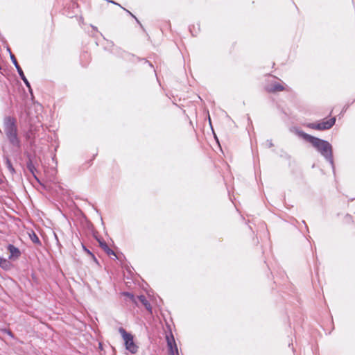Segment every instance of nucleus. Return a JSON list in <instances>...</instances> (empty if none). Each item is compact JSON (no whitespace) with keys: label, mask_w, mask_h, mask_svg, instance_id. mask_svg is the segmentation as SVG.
I'll list each match as a JSON object with an SVG mask.
<instances>
[{"label":"nucleus","mask_w":355,"mask_h":355,"mask_svg":"<svg viewBox=\"0 0 355 355\" xmlns=\"http://www.w3.org/2000/svg\"><path fill=\"white\" fill-rule=\"evenodd\" d=\"M12 263L4 258H0V267L5 270H8L11 268Z\"/></svg>","instance_id":"obj_13"},{"label":"nucleus","mask_w":355,"mask_h":355,"mask_svg":"<svg viewBox=\"0 0 355 355\" xmlns=\"http://www.w3.org/2000/svg\"><path fill=\"white\" fill-rule=\"evenodd\" d=\"M123 9H124V10H125V11H126V12H127L130 15H131L132 17H134V18L135 19V20L137 21V22L138 24H140V26H141V24H140L139 21L137 19V17H135V16L132 12H130L129 10H126V9H125V8H123Z\"/></svg>","instance_id":"obj_17"},{"label":"nucleus","mask_w":355,"mask_h":355,"mask_svg":"<svg viewBox=\"0 0 355 355\" xmlns=\"http://www.w3.org/2000/svg\"><path fill=\"white\" fill-rule=\"evenodd\" d=\"M272 146H273V144H272V141H270L269 142V147H272Z\"/></svg>","instance_id":"obj_20"},{"label":"nucleus","mask_w":355,"mask_h":355,"mask_svg":"<svg viewBox=\"0 0 355 355\" xmlns=\"http://www.w3.org/2000/svg\"><path fill=\"white\" fill-rule=\"evenodd\" d=\"M167 345L168 347L169 355H179L178 349L176 345L173 336L171 334V337L166 336Z\"/></svg>","instance_id":"obj_7"},{"label":"nucleus","mask_w":355,"mask_h":355,"mask_svg":"<svg viewBox=\"0 0 355 355\" xmlns=\"http://www.w3.org/2000/svg\"><path fill=\"white\" fill-rule=\"evenodd\" d=\"M1 69V67L0 66V70Z\"/></svg>","instance_id":"obj_22"},{"label":"nucleus","mask_w":355,"mask_h":355,"mask_svg":"<svg viewBox=\"0 0 355 355\" xmlns=\"http://www.w3.org/2000/svg\"><path fill=\"white\" fill-rule=\"evenodd\" d=\"M97 241L99 243L100 247L108 254V255H115L114 252L109 248L107 243L103 240L100 239H97Z\"/></svg>","instance_id":"obj_10"},{"label":"nucleus","mask_w":355,"mask_h":355,"mask_svg":"<svg viewBox=\"0 0 355 355\" xmlns=\"http://www.w3.org/2000/svg\"><path fill=\"white\" fill-rule=\"evenodd\" d=\"M83 250L89 254H91L93 256V254H92V252L85 246L83 245Z\"/></svg>","instance_id":"obj_18"},{"label":"nucleus","mask_w":355,"mask_h":355,"mask_svg":"<svg viewBox=\"0 0 355 355\" xmlns=\"http://www.w3.org/2000/svg\"><path fill=\"white\" fill-rule=\"evenodd\" d=\"M123 296L127 297L131 302L135 303L137 305V296L135 297L132 293L130 292L122 293Z\"/></svg>","instance_id":"obj_15"},{"label":"nucleus","mask_w":355,"mask_h":355,"mask_svg":"<svg viewBox=\"0 0 355 355\" xmlns=\"http://www.w3.org/2000/svg\"><path fill=\"white\" fill-rule=\"evenodd\" d=\"M30 237H31V239L33 241V243H34L35 244L41 245V242H40L38 236L34 232H33L32 234H30Z\"/></svg>","instance_id":"obj_16"},{"label":"nucleus","mask_w":355,"mask_h":355,"mask_svg":"<svg viewBox=\"0 0 355 355\" xmlns=\"http://www.w3.org/2000/svg\"><path fill=\"white\" fill-rule=\"evenodd\" d=\"M108 1L112 3H114V4H116V5H118L119 6H121L119 4H118L117 3L114 2V1Z\"/></svg>","instance_id":"obj_19"},{"label":"nucleus","mask_w":355,"mask_h":355,"mask_svg":"<svg viewBox=\"0 0 355 355\" xmlns=\"http://www.w3.org/2000/svg\"><path fill=\"white\" fill-rule=\"evenodd\" d=\"M285 88L280 83L275 82L266 87L267 92L269 93H275L277 92H281L284 90Z\"/></svg>","instance_id":"obj_9"},{"label":"nucleus","mask_w":355,"mask_h":355,"mask_svg":"<svg viewBox=\"0 0 355 355\" xmlns=\"http://www.w3.org/2000/svg\"><path fill=\"white\" fill-rule=\"evenodd\" d=\"M119 332L121 334L125 343V349L131 354H135L138 351V346L135 343L133 336L127 332L125 329L120 327Z\"/></svg>","instance_id":"obj_4"},{"label":"nucleus","mask_w":355,"mask_h":355,"mask_svg":"<svg viewBox=\"0 0 355 355\" xmlns=\"http://www.w3.org/2000/svg\"><path fill=\"white\" fill-rule=\"evenodd\" d=\"M4 159H5L6 166L7 168L8 169V171H10V173L12 175L15 174L16 171H15V169L14 168L9 157L8 156H6V157H4Z\"/></svg>","instance_id":"obj_14"},{"label":"nucleus","mask_w":355,"mask_h":355,"mask_svg":"<svg viewBox=\"0 0 355 355\" xmlns=\"http://www.w3.org/2000/svg\"><path fill=\"white\" fill-rule=\"evenodd\" d=\"M8 333L9 335L12 336V333H11L10 331H8Z\"/></svg>","instance_id":"obj_21"},{"label":"nucleus","mask_w":355,"mask_h":355,"mask_svg":"<svg viewBox=\"0 0 355 355\" xmlns=\"http://www.w3.org/2000/svg\"><path fill=\"white\" fill-rule=\"evenodd\" d=\"M336 123V117H332L329 119H324L322 121L318 123H311L307 125V127L318 130H326L330 129Z\"/></svg>","instance_id":"obj_5"},{"label":"nucleus","mask_w":355,"mask_h":355,"mask_svg":"<svg viewBox=\"0 0 355 355\" xmlns=\"http://www.w3.org/2000/svg\"><path fill=\"white\" fill-rule=\"evenodd\" d=\"M137 300L139 301L150 313H152V307L149 302L144 295L137 296Z\"/></svg>","instance_id":"obj_11"},{"label":"nucleus","mask_w":355,"mask_h":355,"mask_svg":"<svg viewBox=\"0 0 355 355\" xmlns=\"http://www.w3.org/2000/svg\"><path fill=\"white\" fill-rule=\"evenodd\" d=\"M7 250L9 251L10 254L9 256V259H17L21 256V252L19 250V248L12 244H9L7 246Z\"/></svg>","instance_id":"obj_8"},{"label":"nucleus","mask_w":355,"mask_h":355,"mask_svg":"<svg viewBox=\"0 0 355 355\" xmlns=\"http://www.w3.org/2000/svg\"><path fill=\"white\" fill-rule=\"evenodd\" d=\"M8 51L10 52V59L12 60V62L13 63L15 68L17 69V71L20 78L24 81L26 86L28 88L30 92H32V89H31V85H30L28 80H27V78H26V76L23 72V70L21 69V67L18 64L15 56L11 53L10 49H8Z\"/></svg>","instance_id":"obj_6"},{"label":"nucleus","mask_w":355,"mask_h":355,"mask_svg":"<svg viewBox=\"0 0 355 355\" xmlns=\"http://www.w3.org/2000/svg\"><path fill=\"white\" fill-rule=\"evenodd\" d=\"M41 128H42V125L40 123L37 124L31 123L28 130L24 132V137L25 139L29 143L31 146L35 145V140L37 137V132L40 131Z\"/></svg>","instance_id":"obj_3"},{"label":"nucleus","mask_w":355,"mask_h":355,"mask_svg":"<svg viewBox=\"0 0 355 355\" xmlns=\"http://www.w3.org/2000/svg\"><path fill=\"white\" fill-rule=\"evenodd\" d=\"M3 128L9 144L17 150L21 148V141L19 135L17 119L6 116L3 118Z\"/></svg>","instance_id":"obj_2"},{"label":"nucleus","mask_w":355,"mask_h":355,"mask_svg":"<svg viewBox=\"0 0 355 355\" xmlns=\"http://www.w3.org/2000/svg\"><path fill=\"white\" fill-rule=\"evenodd\" d=\"M295 134L311 144L332 166L334 165L333 152L331 145L326 140L311 136L302 130L296 129Z\"/></svg>","instance_id":"obj_1"},{"label":"nucleus","mask_w":355,"mask_h":355,"mask_svg":"<svg viewBox=\"0 0 355 355\" xmlns=\"http://www.w3.org/2000/svg\"><path fill=\"white\" fill-rule=\"evenodd\" d=\"M26 167L28 170L33 174L35 180H37L39 182L38 178L35 174V172L36 171V168L34 166L32 159L29 157L28 162H26Z\"/></svg>","instance_id":"obj_12"}]
</instances>
